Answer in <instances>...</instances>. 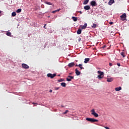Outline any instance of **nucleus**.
I'll return each mask as SVG.
<instances>
[{
  "instance_id": "obj_42",
  "label": "nucleus",
  "mask_w": 129,
  "mask_h": 129,
  "mask_svg": "<svg viewBox=\"0 0 129 129\" xmlns=\"http://www.w3.org/2000/svg\"><path fill=\"white\" fill-rule=\"evenodd\" d=\"M69 75H72V73H70Z\"/></svg>"
},
{
  "instance_id": "obj_28",
  "label": "nucleus",
  "mask_w": 129,
  "mask_h": 129,
  "mask_svg": "<svg viewBox=\"0 0 129 129\" xmlns=\"http://www.w3.org/2000/svg\"><path fill=\"white\" fill-rule=\"evenodd\" d=\"M92 28H93V29H95V28H96V24H93L92 26Z\"/></svg>"
},
{
  "instance_id": "obj_29",
  "label": "nucleus",
  "mask_w": 129,
  "mask_h": 129,
  "mask_svg": "<svg viewBox=\"0 0 129 129\" xmlns=\"http://www.w3.org/2000/svg\"><path fill=\"white\" fill-rule=\"evenodd\" d=\"M68 112H69V110H67L63 113V114H66Z\"/></svg>"
},
{
  "instance_id": "obj_7",
  "label": "nucleus",
  "mask_w": 129,
  "mask_h": 129,
  "mask_svg": "<svg viewBox=\"0 0 129 129\" xmlns=\"http://www.w3.org/2000/svg\"><path fill=\"white\" fill-rule=\"evenodd\" d=\"M87 27V23H85L84 25H80V28H81L82 30H85V29H86Z\"/></svg>"
},
{
  "instance_id": "obj_2",
  "label": "nucleus",
  "mask_w": 129,
  "mask_h": 129,
  "mask_svg": "<svg viewBox=\"0 0 129 129\" xmlns=\"http://www.w3.org/2000/svg\"><path fill=\"white\" fill-rule=\"evenodd\" d=\"M86 120H87L88 121H90V122H96L98 121V120L92 118H86Z\"/></svg>"
},
{
  "instance_id": "obj_47",
  "label": "nucleus",
  "mask_w": 129,
  "mask_h": 129,
  "mask_svg": "<svg viewBox=\"0 0 129 129\" xmlns=\"http://www.w3.org/2000/svg\"><path fill=\"white\" fill-rule=\"evenodd\" d=\"M58 76H60V75H58Z\"/></svg>"
},
{
  "instance_id": "obj_14",
  "label": "nucleus",
  "mask_w": 129,
  "mask_h": 129,
  "mask_svg": "<svg viewBox=\"0 0 129 129\" xmlns=\"http://www.w3.org/2000/svg\"><path fill=\"white\" fill-rule=\"evenodd\" d=\"M114 0H110V1H109V2H108V5H109V6H111V5H112V4H114Z\"/></svg>"
},
{
  "instance_id": "obj_46",
  "label": "nucleus",
  "mask_w": 129,
  "mask_h": 129,
  "mask_svg": "<svg viewBox=\"0 0 129 129\" xmlns=\"http://www.w3.org/2000/svg\"><path fill=\"white\" fill-rule=\"evenodd\" d=\"M1 14H2V11H0V15H1Z\"/></svg>"
},
{
  "instance_id": "obj_41",
  "label": "nucleus",
  "mask_w": 129,
  "mask_h": 129,
  "mask_svg": "<svg viewBox=\"0 0 129 129\" xmlns=\"http://www.w3.org/2000/svg\"><path fill=\"white\" fill-rule=\"evenodd\" d=\"M79 13H80V14H82V12H81V11H79Z\"/></svg>"
},
{
  "instance_id": "obj_9",
  "label": "nucleus",
  "mask_w": 129,
  "mask_h": 129,
  "mask_svg": "<svg viewBox=\"0 0 129 129\" xmlns=\"http://www.w3.org/2000/svg\"><path fill=\"white\" fill-rule=\"evenodd\" d=\"M90 5L92 6V7H96L97 6V4H96V2L95 1H91Z\"/></svg>"
},
{
  "instance_id": "obj_43",
  "label": "nucleus",
  "mask_w": 129,
  "mask_h": 129,
  "mask_svg": "<svg viewBox=\"0 0 129 129\" xmlns=\"http://www.w3.org/2000/svg\"><path fill=\"white\" fill-rule=\"evenodd\" d=\"M76 67H79L78 64H77L76 65Z\"/></svg>"
},
{
  "instance_id": "obj_33",
  "label": "nucleus",
  "mask_w": 129,
  "mask_h": 129,
  "mask_svg": "<svg viewBox=\"0 0 129 129\" xmlns=\"http://www.w3.org/2000/svg\"><path fill=\"white\" fill-rule=\"evenodd\" d=\"M104 128L106 129H110V128H109V127H108L107 126H105Z\"/></svg>"
},
{
  "instance_id": "obj_1",
  "label": "nucleus",
  "mask_w": 129,
  "mask_h": 129,
  "mask_svg": "<svg viewBox=\"0 0 129 129\" xmlns=\"http://www.w3.org/2000/svg\"><path fill=\"white\" fill-rule=\"evenodd\" d=\"M97 73L99 75H98L97 78H98V79H102L104 76V73L100 71H98Z\"/></svg>"
},
{
  "instance_id": "obj_40",
  "label": "nucleus",
  "mask_w": 129,
  "mask_h": 129,
  "mask_svg": "<svg viewBox=\"0 0 129 129\" xmlns=\"http://www.w3.org/2000/svg\"><path fill=\"white\" fill-rule=\"evenodd\" d=\"M46 24H45L44 26V29H46Z\"/></svg>"
},
{
  "instance_id": "obj_18",
  "label": "nucleus",
  "mask_w": 129,
  "mask_h": 129,
  "mask_svg": "<svg viewBox=\"0 0 129 129\" xmlns=\"http://www.w3.org/2000/svg\"><path fill=\"white\" fill-rule=\"evenodd\" d=\"M7 36H8L9 37H11L12 36V33L7 32L6 33Z\"/></svg>"
},
{
  "instance_id": "obj_22",
  "label": "nucleus",
  "mask_w": 129,
  "mask_h": 129,
  "mask_svg": "<svg viewBox=\"0 0 129 129\" xmlns=\"http://www.w3.org/2000/svg\"><path fill=\"white\" fill-rule=\"evenodd\" d=\"M17 16V13L14 12L12 13V17H16Z\"/></svg>"
},
{
  "instance_id": "obj_13",
  "label": "nucleus",
  "mask_w": 129,
  "mask_h": 129,
  "mask_svg": "<svg viewBox=\"0 0 129 129\" xmlns=\"http://www.w3.org/2000/svg\"><path fill=\"white\" fill-rule=\"evenodd\" d=\"M74 65H75V63L74 62H71L69 63L68 66L69 67H73V66H74Z\"/></svg>"
},
{
  "instance_id": "obj_26",
  "label": "nucleus",
  "mask_w": 129,
  "mask_h": 129,
  "mask_svg": "<svg viewBox=\"0 0 129 129\" xmlns=\"http://www.w3.org/2000/svg\"><path fill=\"white\" fill-rule=\"evenodd\" d=\"M78 66H79V67H80L81 70L84 69V68H83V67H82V64H78Z\"/></svg>"
},
{
  "instance_id": "obj_39",
  "label": "nucleus",
  "mask_w": 129,
  "mask_h": 129,
  "mask_svg": "<svg viewBox=\"0 0 129 129\" xmlns=\"http://www.w3.org/2000/svg\"><path fill=\"white\" fill-rule=\"evenodd\" d=\"M79 42H80V41H81V38H79Z\"/></svg>"
},
{
  "instance_id": "obj_25",
  "label": "nucleus",
  "mask_w": 129,
  "mask_h": 129,
  "mask_svg": "<svg viewBox=\"0 0 129 129\" xmlns=\"http://www.w3.org/2000/svg\"><path fill=\"white\" fill-rule=\"evenodd\" d=\"M120 55L122 56L123 58H124V57H125V55H124V52H121L120 53Z\"/></svg>"
},
{
  "instance_id": "obj_37",
  "label": "nucleus",
  "mask_w": 129,
  "mask_h": 129,
  "mask_svg": "<svg viewBox=\"0 0 129 129\" xmlns=\"http://www.w3.org/2000/svg\"><path fill=\"white\" fill-rule=\"evenodd\" d=\"M117 66H120V63H117Z\"/></svg>"
},
{
  "instance_id": "obj_20",
  "label": "nucleus",
  "mask_w": 129,
  "mask_h": 129,
  "mask_svg": "<svg viewBox=\"0 0 129 129\" xmlns=\"http://www.w3.org/2000/svg\"><path fill=\"white\" fill-rule=\"evenodd\" d=\"M81 29H78L77 31V33L78 34V35H80V34H81Z\"/></svg>"
},
{
  "instance_id": "obj_23",
  "label": "nucleus",
  "mask_w": 129,
  "mask_h": 129,
  "mask_svg": "<svg viewBox=\"0 0 129 129\" xmlns=\"http://www.w3.org/2000/svg\"><path fill=\"white\" fill-rule=\"evenodd\" d=\"M44 3H45V4H46V5L52 6V3H51V2H45Z\"/></svg>"
},
{
  "instance_id": "obj_36",
  "label": "nucleus",
  "mask_w": 129,
  "mask_h": 129,
  "mask_svg": "<svg viewBox=\"0 0 129 129\" xmlns=\"http://www.w3.org/2000/svg\"><path fill=\"white\" fill-rule=\"evenodd\" d=\"M32 104H34V105H35V104H37H37H38V103H35V102H33V103H32Z\"/></svg>"
},
{
  "instance_id": "obj_19",
  "label": "nucleus",
  "mask_w": 129,
  "mask_h": 129,
  "mask_svg": "<svg viewBox=\"0 0 129 129\" xmlns=\"http://www.w3.org/2000/svg\"><path fill=\"white\" fill-rule=\"evenodd\" d=\"M61 86H62V87H66V83H60Z\"/></svg>"
},
{
  "instance_id": "obj_21",
  "label": "nucleus",
  "mask_w": 129,
  "mask_h": 129,
  "mask_svg": "<svg viewBox=\"0 0 129 129\" xmlns=\"http://www.w3.org/2000/svg\"><path fill=\"white\" fill-rule=\"evenodd\" d=\"M21 12H22L21 9H19L16 11V13H17V14H20V13H21Z\"/></svg>"
},
{
  "instance_id": "obj_35",
  "label": "nucleus",
  "mask_w": 129,
  "mask_h": 129,
  "mask_svg": "<svg viewBox=\"0 0 129 129\" xmlns=\"http://www.w3.org/2000/svg\"><path fill=\"white\" fill-rule=\"evenodd\" d=\"M60 10H61V9H59L58 10H55L57 12H59L60 11Z\"/></svg>"
},
{
  "instance_id": "obj_30",
  "label": "nucleus",
  "mask_w": 129,
  "mask_h": 129,
  "mask_svg": "<svg viewBox=\"0 0 129 129\" xmlns=\"http://www.w3.org/2000/svg\"><path fill=\"white\" fill-rule=\"evenodd\" d=\"M54 89H55V90H59V87H55Z\"/></svg>"
},
{
  "instance_id": "obj_5",
  "label": "nucleus",
  "mask_w": 129,
  "mask_h": 129,
  "mask_svg": "<svg viewBox=\"0 0 129 129\" xmlns=\"http://www.w3.org/2000/svg\"><path fill=\"white\" fill-rule=\"evenodd\" d=\"M91 114L92 115H94V116H95V117H98V114H97V113L95 112V110H94V109H93L91 111Z\"/></svg>"
},
{
  "instance_id": "obj_3",
  "label": "nucleus",
  "mask_w": 129,
  "mask_h": 129,
  "mask_svg": "<svg viewBox=\"0 0 129 129\" xmlns=\"http://www.w3.org/2000/svg\"><path fill=\"white\" fill-rule=\"evenodd\" d=\"M121 21H125L126 20V14L124 13L120 16Z\"/></svg>"
},
{
  "instance_id": "obj_24",
  "label": "nucleus",
  "mask_w": 129,
  "mask_h": 129,
  "mask_svg": "<svg viewBox=\"0 0 129 129\" xmlns=\"http://www.w3.org/2000/svg\"><path fill=\"white\" fill-rule=\"evenodd\" d=\"M72 19L74 22H77V17H73Z\"/></svg>"
},
{
  "instance_id": "obj_31",
  "label": "nucleus",
  "mask_w": 129,
  "mask_h": 129,
  "mask_svg": "<svg viewBox=\"0 0 129 129\" xmlns=\"http://www.w3.org/2000/svg\"><path fill=\"white\" fill-rule=\"evenodd\" d=\"M55 13H57V11H56V10L53 11L52 12V14H55Z\"/></svg>"
},
{
  "instance_id": "obj_27",
  "label": "nucleus",
  "mask_w": 129,
  "mask_h": 129,
  "mask_svg": "<svg viewBox=\"0 0 129 129\" xmlns=\"http://www.w3.org/2000/svg\"><path fill=\"white\" fill-rule=\"evenodd\" d=\"M65 80L63 79H60L59 80H58V82H62L63 81H64Z\"/></svg>"
},
{
  "instance_id": "obj_11",
  "label": "nucleus",
  "mask_w": 129,
  "mask_h": 129,
  "mask_svg": "<svg viewBox=\"0 0 129 129\" xmlns=\"http://www.w3.org/2000/svg\"><path fill=\"white\" fill-rule=\"evenodd\" d=\"M113 81V78H107V82H112Z\"/></svg>"
},
{
  "instance_id": "obj_44",
  "label": "nucleus",
  "mask_w": 129,
  "mask_h": 129,
  "mask_svg": "<svg viewBox=\"0 0 129 129\" xmlns=\"http://www.w3.org/2000/svg\"><path fill=\"white\" fill-rule=\"evenodd\" d=\"M49 92H52V90H49Z\"/></svg>"
},
{
  "instance_id": "obj_4",
  "label": "nucleus",
  "mask_w": 129,
  "mask_h": 129,
  "mask_svg": "<svg viewBox=\"0 0 129 129\" xmlns=\"http://www.w3.org/2000/svg\"><path fill=\"white\" fill-rule=\"evenodd\" d=\"M56 75V74H52L51 73H48L47 74V77L48 78H51V79H53V78H54V77H55Z\"/></svg>"
},
{
  "instance_id": "obj_45",
  "label": "nucleus",
  "mask_w": 129,
  "mask_h": 129,
  "mask_svg": "<svg viewBox=\"0 0 129 129\" xmlns=\"http://www.w3.org/2000/svg\"><path fill=\"white\" fill-rule=\"evenodd\" d=\"M65 106L61 105V107H64Z\"/></svg>"
},
{
  "instance_id": "obj_10",
  "label": "nucleus",
  "mask_w": 129,
  "mask_h": 129,
  "mask_svg": "<svg viewBox=\"0 0 129 129\" xmlns=\"http://www.w3.org/2000/svg\"><path fill=\"white\" fill-rule=\"evenodd\" d=\"M84 9L86 11H88L89 10H90V6L87 5L84 7Z\"/></svg>"
},
{
  "instance_id": "obj_16",
  "label": "nucleus",
  "mask_w": 129,
  "mask_h": 129,
  "mask_svg": "<svg viewBox=\"0 0 129 129\" xmlns=\"http://www.w3.org/2000/svg\"><path fill=\"white\" fill-rule=\"evenodd\" d=\"M89 60H90L89 58H86L84 60V63H88Z\"/></svg>"
},
{
  "instance_id": "obj_34",
  "label": "nucleus",
  "mask_w": 129,
  "mask_h": 129,
  "mask_svg": "<svg viewBox=\"0 0 129 129\" xmlns=\"http://www.w3.org/2000/svg\"><path fill=\"white\" fill-rule=\"evenodd\" d=\"M103 49H104V48H106V45H104L103 47H102Z\"/></svg>"
},
{
  "instance_id": "obj_8",
  "label": "nucleus",
  "mask_w": 129,
  "mask_h": 129,
  "mask_svg": "<svg viewBox=\"0 0 129 129\" xmlns=\"http://www.w3.org/2000/svg\"><path fill=\"white\" fill-rule=\"evenodd\" d=\"M72 79H74V77L71 76H68V78H67V81H71Z\"/></svg>"
},
{
  "instance_id": "obj_48",
  "label": "nucleus",
  "mask_w": 129,
  "mask_h": 129,
  "mask_svg": "<svg viewBox=\"0 0 129 129\" xmlns=\"http://www.w3.org/2000/svg\"><path fill=\"white\" fill-rule=\"evenodd\" d=\"M104 2V1H105V0H103Z\"/></svg>"
},
{
  "instance_id": "obj_17",
  "label": "nucleus",
  "mask_w": 129,
  "mask_h": 129,
  "mask_svg": "<svg viewBox=\"0 0 129 129\" xmlns=\"http://www.w3.org/2000/svg\"><path fill=\"white\" fill-rule=\"evenodd\" d=\"M89 2V0H85L83 5H87Z\"/></svg>"
},
{
  "instance_id": "obj_12",
  "label": "nucleus",
  "mask_w": 129,
  "mask_h": 129,
  "mask_svg": "<svg viewBox=\"0 0 129 129\" xmlns=\"http://www.w3.org/2000/svg\"><path fill=\"white\" fill-rule=\"evenodd\" d=\"M75 72H76V75H77L78 76H79V75H80V74H81L80 72L79 71H78V69H75Z\"/></svg>"
},
{
  "instance_id": "obj_15",
  "label": "nucleus",
  "mask_w": 129,
  "mask_h": 129,
  "mask_svg": "<svg viewBox=\"0 0 129 129\" xmlns=\"http://www.w3.org/2000/svg\"><path fill=\"white\" fill-rule=\"evenodd\" d=\"M115 90L116 91H119V90H121V87H117L115 88Z\"/></svg>"
},
{
  "instance_id": "obj_38",
  "label": "nucleus",
  "mask_w": 129,
  "mask_h": 129,
  "mask_svg": "<svg viewBox=\"0 0 129 129\" xmlns=\"http://www.w3.org/2000/svg\"><path fill=\"white\" fill-rule=\"evenodd\" d=\"M112 66V63H109V66Z\"/></svg>"
},
{
  "instance_id": "obj_32",
  "label": "nucleus",
  "mask_w": 129,
  "mask_h": 129,
  "mask_svg": "<svg viewBox=\"0 0 129 129\" xmlns=\"http://www.w3.org/2000/svg\"><path fill=\"white\" fill-rule=\"evenodd\" d=\"M109 25H113V22H110L109 23Z\"/></svg>"
},
{
  "instance_id": "obj_6",
  "label": "nucleus",
  "mask_w": 129,
  "mask_h": 129,
  "mask_svg": "<svg viewBox=\"0 0 129 129\" xmlns=\"http://www.w3.org/2000/svg\"><path fill=\"white\" fill-rule=\"evenodd\" d=\"M22 68H24V69H29V66L26 63H22Z\"/></svg>"
}]
</instances>
